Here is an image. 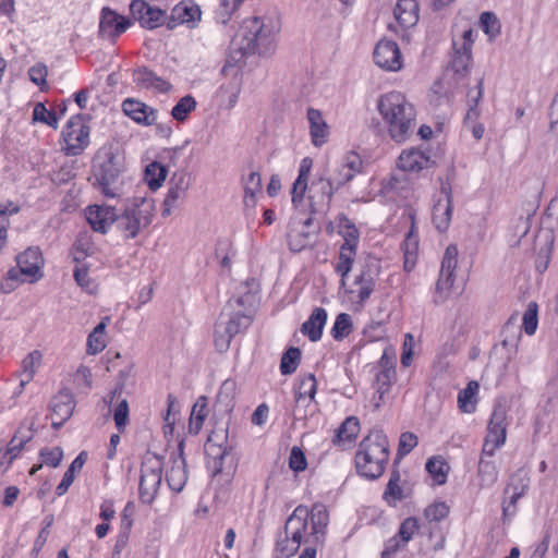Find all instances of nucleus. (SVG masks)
Here are the masks:
<instances>
[{
  "label": "nucleus",
  "instance_id": "50",
  "mask_svg": "<svg viewBox=\"0 0 558 558\" xmlns=\"http://www.w3.org/2000/svg\"><path fill=\"white\" fill-rule=\"evenodd\" d=\"M196 108V100L191 95L182 97L172 108L171 116L174 120L183 122Z\"/></svg>",
  "mask_w": 558,
  "mask_h": 558
},
{
  "label": "nucleus",
  "instance_id": "60",
  "mask_svg": "<svg viewBox=\"0 0 558 558\" xmlns=\"http://www.w3.org/2000/svg\"><path fill=\"white\" fill-rule=\"evenodd\" d=\"M352 331V322L350 316H337L335 325L331 329V335L336 340H342L348 337Z\"/></svg>",
  "mask_w": 558,
  "mask_h": 558
},
{
  "label": "nucleus",
  "instance_id": "49",
  "mask_svg": "<svg viewBox=\"0 0 558 558\" xmlns=\"http://www.w3.org/2000/svg\"><path fill=\"white\" fill-rule=\"evenodd\" d=\"M529 483L530 477L527 472L524 469H519L510 476V480L505 488V494L515 492L525 495L529 488Z\"/></svg>",
  "mask_w": 558,
  "mask_h": 558
},
{
  "label": "nucleus",
  "instance_id": "61",
  "mask_svg": "<svg viewBox=\"0 0 558 558\" xmlns=\"http://www.w3.org/2000/svg\"><path fill=\"white\" fill-rule=\"evenodd\" d=\"M418 444L417 436L413 433L405 432L400 435L398 456L404 457L410 453Z\"/></svg>",
  "mask_w": 558,
  "mask_h": 558
},
{
  "label": "nucleus",
  "instance_id": "11",
  "mask_svg": "<svg viewBox=\"0 0 558 558\" xmlns=\"http://www.w3.org/2000/svg\"><path fill=\"white\" fill-rule=\"evenodd\" d=\"M458 265V247L454 244L447 246L440 266L439 278L436 282L434 302H445L453 287L454 271Z\"/></svg>",
  "mask_w": 558,
  "mask_h": 558
},
{
  "label": "nucleus",
  "instance_id": "5",
  "mask_svg": "<svg viewBox=\"0 0 558 558\" xmlns=\"http://www.w3.org/2000/svg\"><path fill=\"white\" fill-rule=\"evenodd\" d=\"M154 218V202L151 199H135L128 205L122 214L117 215L116 226L123 238L134 239L146 229Z\"/></svg>",
  "mask_w": 558,
  "mask_h": 558
},
{
  "label": "nucleus",
  "instance_id": "4",
  "mask_svg": "<svg viewBox=\"0 0 558 558\" xmlns=\"http://www.w3.org/2000/svg\"><path fill=\"white\" fill-rule=\"evenodd\" d=\"M274 37L275 32L270 25L265 24L257 16H252L243 20L232 39V45L242 56L266 54L274 49Z\"/></svg>",
  "mask_w": 558,
  "mask_h": 558
},
{
  "label": "nucleus",
  "instance_id": "59",
  "mask_svg": "<svg viewBox=\"0 0 558 558\" xmlns=\"http://www.w3.org/2000/svg\"><path fill=\"white\" fill-rule=\"evenodd\" d=\"M418 527L420 525L417 519L414 517H409L400 524L398 536L401 538L403 544H407L418 531Z\"/></svg>",
  "mask_w": 558,
  "mask_h": 558
},
{
  "label": "nucleus",
  "instance_id": "19",
  "mask_svg": "<svg viewBox=\"0 0 558 558\" xmlns=\"http://www.w3.org/2000/svg\"><path fill=\"white\" fill-rule=\"evenodd\" d=\"M130 26L129 20L119 15L110 8H104L100 14L99 35L114 43Z\"/></svg>",
  "mask_w": 558,
  "mask_h": 558
},
{
  "label": "nucleus",
  "instance_id": "8",
  "mask_svg": "<svg viewBox=\"0 0 558 558\" xmlns=\"http://www.w3.org/2000/svg\"><path fill=\"white\" fill-rule=\"evenodd\" d=\"M61 150L65 156L83 154L89 145V126L84 122L83 116L71 117L61 132Z\"/></svg>",
  "mask_w": 558,
  "mask_h": 558
},
{
  "label": "nucleus",
  "instance_id": "45",
  "mask_svg": "<svg viewBox=\"0 0 558 558\" xmlns=\"http://www.w3.org/2000/svg\"><path fill=\"white\" fill-rule=\"evenodd\" d=\"M167 169L161 163L154 161L146 167L145 180L150 190L159 189L166 180Z\"/></svg>",
  "mask_w": 558,
  "mask_h": 558
},
{
  "label": "nucleus",
  "instance_id": "7",
  "mask_svg": "<svg viewBox=\"0 0 558 558\" xmlns=\"http://www.w3.org/2000/svg\"><path fill=\"white\" fill-rule=\"evenodd\" d=\"M379 275V262L376 259H367L362 265L359 274L348 290L349 301L357 305L354 311H360L359 306L369 299L373 293L376 280Z\"/></svg>",
  "mask_w": 558,
  "mask_h": 558
},
{
  "label": "nucleus",
  "instance_id": "30",
  "mask_svg": "<svg viewBox=\"0 0 558 558\" xmlns=\"http://www.w3.org/2000/svg\"><path fill=\"white\" fill-rule=\"evenodd\" d=\"M409 218L411 220V228L401 244L404 256V269L407 271H411L414 268L418 253V232L415 226V214L410 211Z\"/></svg>",
  "mask_w": 558,
  "mask_h": 558
},
{
  "label": "nucleus",
  "instance_id": "26",
  "mask_svg": "<svg viewBox=\"0 0 558 558\" xmlns=\"http://www.w3.org/2000/svg\"><path fill=\"white\" fill-rule=\"evenodd\" d=\"M121 107L123 113L138 124L149 126L157 120V110L137 99L126 98Z\"/></svg>",
  "mask_w": 558,
  "mask_h": 558
},
{
  "label": "nucleus",
  "instance_id": "36",
  "mask_svg": "<svg viewBox=\"0 0 558 558\" xmlns=\"http://www.w3.org/2000/svg\"><path fill=\"white\" fill-rule=\"evenodd\" d=\"M308 511V519H311V537L314 542L318 543L324 537L325 530L329 522V513L323 504L313 505L312 509Z\"/></svg>",
  "mask_w": 558,
  "mask_h": 558
},
{
  "label": "nucleus",
  "instance_id": "33",
  "mask_svg": "<svg viewBox=\"0 0 558 558\" xmlns=\"http://www.w3.org/2000/svg\"><path fill=\"white\" fill-rule=\"evenodd\" d=\"M312 167L313 160L310 157H305L301 160L299 175L291 190L292 203L295 208L303 204Z\"/></svg>",
  "mask_w": 558,
  "mask_h": 558
},
{
  "label": "nucleus",
  "instance_id": "38",
  "mask_svg": "<svg viewBox=\"0 0 558 558\" xmlns=\"http://www.w3.org/2000/svg\"><path fill=\"white\" fill-rule=\"evenodd\" d=\"M452 204L447 202H436L433 207V223L439 232H446L451 222Z\"/></svg>",
  "mask_w": 558,
  "mask_h": 558
},
{
  "label": "nucleus",
  "instance_id": "42",
  "mask_svg": "<svg viewBox=\"0 0 558 558\" xmlns=\"http://www.w3.org/2000/svg\"><path fill=\"white\" fill-rule=\"evenodd\" d=\"M206 416H207L206 398L201 397L192 408L191 416H190V421H189V432L191 434L197 435L203 427Z\"/></svg>",
  "mask_w": 558,
  "mask_h": 558
},
{
  "label": "nucleus",
  "instance_id": "23",
  "mask_svg": "<svg viewBox=\"0 0 558 558\" xmlns=\"http://www.w3.org/2000/svg\"><path fill=\"white\" fill-rule=\"evenodd\" d=\"M363 169V160L361 156L354 151H350L341 159L340 163L336 167L331 179L337 187L343 186L350 182Z\"/></svg>",
  "mask_w": 558,
  "mask_h": 558
},
{
  "label": "nucleus",
  "instance_id": "51",
  "mask_svg": "<svg viewBox=\"0 0 558 558\" xmlns=\"http://www.w3.org/2000/svg\"><path fill=\"white\" fill-rule=\"evenodd\" d=\"M301 360V351L299 348L291 347L281 357L280 372L282 375H290L294 373Z\"/></svg>",
  "mask_w": 558,
  "mask_h": 558
},
{
  "label": "nucleus",
  "instance_id": "29",
  "mask_svg": "<svg viewBox=\"0 0 558 558\" xmlns=\"http://www.w3.org/2000/svg\"><path fill=\"white\" fill-rule=\"evenodd\" d=\"M311 217L305 220H292L287 234L288 246L292 252H301L310 245L312 235L307 229L312 226Z\"/></svg>",
  "mask_w": 558,
  "mask_h": 558
},
{
  "label": "nucleus",
  "instance_id": "56",
  "mask_svg": "<svg viewBox=\"0 0 558 558\" xmlns=\"http://www.w3.org/2000/svg\"><path fill=\"white\" fill-rule=\"evenodd\" d=\"M241 3L242 0H220L219 8L216 11L217 21L226 25Z\"/></svg>",
  "mask_w": 558,
  "mask_h": 558
},
{
  "label": "nucleus",
  "instance_id": "35",
  "mask_svg": "<svg viewBox=\"0 0 558 558\" xmlns=\"http://www.w3.org/2000/svg\"><path fill=\"white\" fill-rule=\"evenodd\" d=\"M429 165L430 157L418 149L404 150L398 158L399 169L408 172H418Z\"/></svg>",
  "mask_w": 558,
  "mask_h": 558
},
{
  "label": "nucleus",
  "instance_id": "1",
  "mask_svg": "<svg viewBox=\"0 0 558 558\" xmlns=\"http://www.w3.org/2000/svg\"><path fill=\"white\" fill-rule=\"evenodd\" d=\"M377 110L388 135L396 143L405 142L414 133L416 110L401 92L392 90L381 95L377 100Z\"/></svg>",
  "mask_w": 558,
  "mask_h": 558
},
{
  "label": "nucleus",
  "instance_id": "57",
  "mask_svg": "<svg viewBox=\"0 0 558 558\" xmlns=\"http://www.w3.org/2000/svg\"><path fill=\"white\" fill-rule=\"evenodd\" d=\"M313 186H318L322 198L326 201L327 208H329L335 192L339 190L333 180L331 178H319L316 182L313 183Z\"/></svg>",
  "mask_w": 558,
  "mask_h": 558
},
{
  "label": "nucleus",
  "instance_id": "15",
  "mask_svg": "<svg viewBox=\"0 0 558 558\" xmlns=\"http://www.w3.org/2000/svg\"><path fill=\"white\" fill-rule=\"evenodd\" d=\"M17 266L13 267L28 282H35L43 277L44 258L38 247H28L16 256Z\"/></svg>",
  "mask_w": 558,
  "mask_h": 558
},
{
  "label": "nucleus",
  "instance_id": "37",
  "mask_svg": "<svg viewBox=\"0 0 558 558\" xmlns=\"http://www.w3.org/2000/svg\"><path fill=\"white\" fill-rule=\"evenodd\" d=\"M359 432V420L355 416H349L342 422V424L336 430V435L332 441L335 445H350L356 439Z\"/></svg>",
  "mask_w": 558,
  "mask_h": 558
},
{
  "label": "nucleus",
  "instance_id": "9",
  "mask_svg": "<svg viewBox=\"0 0 558 558\" xmlns=\"http://www.w3.org/2000/svg\"><path fill=\"white\" fill-rule=\"evenodd\" d=\"M252 316H219L214 328V344L219 353L226 352L232 338L252 324Z\"/></svg>",
  "mask_w": 558,
  "mask_h": 558
},
{
  "label": "nucleus",
  "instance_id": "24",
  "mask_svg": "<svg viewBox=\"0 0 558 558\" xmlns=\"http://www.w3.org/2000/svg\"><path fill=\"white\" fill-rule=\"evenodd\" d=\"M327 231L329 233L337 231V233L343 239L341 247L357 248L360 232L354 222L351 221L345 214H338L333 221H330L327 225Z\"/></svg>",
  "mask_w": 558,
  "mask_h": 558
},
{
  "label": "nucleus",
  "instance_id": "39",
  "mask_svg": "<svg viewBox=\"0 0 558 558\" xmlns=\"http://www.w3.org/2000/svg\"><path fill=\"white\" fill-rule=\"evenodd\" d=\"M243 186L245 206L254 207L256 205V195L262 191L259 173L256 171H250V173L243 178Z\"/></svg>",
  "mask_w": 558,
  "mask_h": 558
},
{
  "label": "nucleus",
  "instance_id": "28",
  "mask_svg": "<svg viewBox=\"0 0 558 558\" xmlns=\"http://www.w3.org/2000/svg\"><path fill=\"white\" fill-rule=\"evenodd\" d=\"M132 80L138 88L150 89L155 93H168L172 86L169 82L158 76L146 66H140L133 70Z\"/></svg>",
  "mask_w": 558,
  "mask_h": 558
},
{
  "label": "nucleus",
  "instance_id": "3",
  "mask_svg": "<svg viewBox=\"0 0 558 558\" xmlns=\"http://www.w3.org/2000/svg\"><path fill=\"white\" fill-rule=\"evenodd\" d=\"M389 459V441L383 430L374 429L361 441L355 456L359 474L375 480L385 471Z\"/></svg>",
  "mask_w": 558,
  "mask_h": 558
},
{
  "label": "nucleus",
  "instance_id": "63",
  "mask_svg": "<svg viewBox=\"0 0 558 558\" xmlns=\"http://www.w3.org/2000/svg\"><path fill=\"white\" fill-rule=\"evenodd\" d=\"M113 418L119 432H123L129 420V404L125 399L121 400L116 407Z\"/></svg>",
  "mask_w": 558,
  "mask_h": 558
},
{
  "label": "nucleus",
  "instance_id": "62",
  "mask_svg": "<svg viewBox=\"0 0 558 558\" xmlns=\"http://www.w3.org/2000/svg\"><path fill=\"white\" fill-rule=\"evenodd\" d=\"M31 439V436L17 440V436L15 435L8 445V448L4 452L3 458H8L7 468L13 462V460L20 454L23 450L24 445Z\"/></svg>",
  "mask_w": 558,
  "mask_h": 558
},
{
  "label": "nucleus",
  "instance_id": "16",
  "mask_svg": "<svg viewBox=\"0 0 558 558\" xmlns=\"http://www.w3.org/2000/svg\"><path fill=\"white\" fill-rule=\"evenodd\" d=\"M375 378L376 393L378 395V402L376 407H379V402L384 401V397L389 392L395 379H396V360L393 354H389L387 350L384 351L378 365Z\"/></svg>",
  "mask_w": 558,
  "mask_h": 558
},
{
  "label": "nucleus",
  "instance_id": "54",
  "mask_svg": "<svg viewBox=\"0 0 558 558\" xmlns=\"http://www.w3.org/2000/svg\"><path fill=\"white\" fill-rule=\"evenodd\" d=\"M482 29L489 36L495 38L500 33V23L497 16L492 12H483L480 16Z\"/></svg>",
  "mask_w": 558,
  "mask_h": 558
},
{
  "label": "nucleus",
  "instance_id": "52",
  "mask_svg": "<svg viewBox=\"0 0 558 558\" xmlns=\"http://www.w3.org/2000/svg\"><path fill=\"white\" fill-rule=\"evenodd\" d=\"M449 506L445 501H435L424 510V517L428 522H440L448 517Z\"/></svg>",
  "mask_w": 558,
  "mask_h": 558
},
{
  "label": "nucleus",
  "instance_id": "2",
  "mask_svg": "<svg viewBox=\"0 0 558 558\" xmlns=\"http://www.w3.org/2000/svg\"><path fill=\"white\" fill-rule=\"evenodd\" d=\"M123 162L111 147H101L93 159L92 179L94 187L107 198H118L124 189Z\"/></svg>",
  "mask_w": 558,
  "mask_h": 558
},
{
  "label": "nucleus",
  "instance_id": "48",
  "mask_svg": "<svg viewBox=\"0 0 558 558\" xmlns=\"http://www.w3.org/2000/svg\"><path fill=\"white\" fill-rule=\"evenodd\" d=\"M326 318L327 316H310V319L301 327L302 333L306 335L311 341L319 340L326 324Z\"/></svg>",
  "mask_w": 558,
  "mask_h": 558
},
{
  "label": "nucleus",
  "instance_id": "20",
  "mask_svg": "<svg viewBox=\"0 0 558 558\" xmlns=\"http://www.w3.org/2000/svg\"><path fill=\"white\" fill-rule=\"evenodd\" d=\"M201 16L202 11L198 4L193 0H183L172 9L167 26L170 29L174 28L178 24L195 27Z\"/></svg>",
  "mask_w": 558,
  "mask_h": 558
},
{
  "label": "nucleus",
  "instance_id": "53",
  "mask_svg": "<svg viewBox=\"0 0 558 558\" xmlns=\"http://www.w3.org/2000/svg\"><path fill=\"white\" fill-rule=\"evenodd\" d=\"M33 119L35 121L43 122L53 129L58 128L59 118L57 117L56 112L48 110L41 102L35 105L33 110Z\"/></svg>",
  "mask_w": 558,
  "mask_h": 558
},
{
  "label": "nucleus",
  "instance_id": "14",
  "mask_svg": "<svg viewBox=\"0 0 558 558\" xmlns=\"http://www.w3.org/2000/svg\"><path fill=\"white\" fill-rule=\"evenodd\" d=\"M190 175L183 171L175 172L169 181L167 195L162 203V217L171 215L180 202L186 197L190 187Z\"/></svg>",
  "mask_w": 558,
  "mask_h": 558
},
{
  "label": "nucleus",
  "instance_id": "21",
  "mask_svg": "<svg viewBox=\"0 0 558 558\" xmlns=\"http://www.w3.org/2000/svg\"><path fill=\"white\" fill-rule=\"evenodd\" d=\"M171 466L166 472V481L169 488L175 493L183 490L187 482L186 461L183 456V444H179V452L170 458Z\"/></svg>",
  "mask_w": 558,
  "mask_h": 558
},
{
  "label": "nucleus",
  "instance_id": "41",
  "mask_svg": "<svg viewBox=\"0 0 558 558\" xmlns=\"http://www.w3.org/2000/svg\"><path fill=\"white\" fill-rule=\"evenodd\" d=\"M477 476L482 488L492 487L498 480V469L493 461L481 457L477 468Z\"/></svg>",
  "mask_w": 558,
  "mask_h": 558
},
{
  "label": "nucleus",
  "instance_id": "40",
  "mask_svg": "<svg viewBox=\"0 0 558 558\" xmlns=\"http://www.w3.org/2000/svg\"><path fill=\"white\" fill-rule=\"evenodd\" d=\"M477 381H470L458 395V407L463 413H473L476 410Z\"/></svg>",
  "mask_w": 558,
  "mask_h": 558
},
{
  "label": "nucleus",
  "instance_id": "47",
  "mask_svg": "<svg viewBox=\"0 0 558 558\" xmlns=\"http://www.w3.org/2000/svg\"><path fill=\"white\" fill-rule=\"evenodd\" d=\"M426 470L438 485L446 483L449 466L440 457L428 459Z\"/></svg>",
  "mask_w": 558,
  "mask_h": 558
},
{
  "label": "nucleus",
  "instance_id": "32",
  "mask_svg": "<svg viewBox=\"0 0 558 558\" xmlns=\"http://www.w3.org/2000/svg\"><path fill=\"white\" fill-rule=\"evenodd\" d=\"M418 2L417 0H398L393 10V15L402 28H410L418 22Z\"/></svg>",
  "mask_w": 558,
  "mask_h": 558
},
{
  "label": "nucleus",
  "instance_id": "44",
  "mask_svg": "<svg viewBox=\"0 0 558 558\" xmlns=\"http://www.w3.org/2000/svg\"><path fill=\"white\" fill-rule=\"evenodd\" d=\"M20 210L12 202L0 204V251L5 246L8 240V228L10 225L9 216L17 214Z\"/></svg>",
  "mask_w": 558,
  "mask_h": 558
},
{
  "label": "nucleus",
  "instance_id": "17",
  "mask_svg": "<svg viewBox=\"0 0 558 558\" xmlns=\"http://www.w3.org/2000/svg\"><path fill=\"white\" fill-rule=\"evenodd\" d=\"M130 12L141 26L148 29H154L166 22V12L144 0H133L130 4Z\"/></svg>",
  "mask_w": 558,
  "mask_h": 558
},
{
  "label": "nucleus",
  "instance_id": "27",
  "mask_svg": "<svg viewBox=\"0 0 558 558\" xmlns=\"http://www.w3.org/2000/svg\"><path fill=\"white\" fill-rule=\"evenodd\" d=\"M74 398L68 390L57 393L51 400L52 427L60 428L68 421L74 410Z\"/></svg>",
  "mask_w": 558,
  "mask_h": 558
},
{
  "label": "nucleus",
  "instance_id": "12",
  "mask_svg": "<svg viewBox=\"0 0 558 558\" xmlns=\"http://www.w3.org/2000/svg\"><path fill=\"white\" fill-rule=\"evenodd\" d=\"M474 43V34L471 28L463 32L458 40H453V56L450 62V69L460 77H464L472 62V46Z\"/></svg>",
  "mask_w": 558,
  "mask_h": 558
},
{
  "label": "nucleus",
  "instance_id": "64",
  "mask_svg": "<svg viewBox=\"0 0 558 558\" xmlns=\"http://www.w3.org/2000/svg\"><path fill=\"white\" fill-rule=\"evenodd\" d=\"M48 70L44 63H36L28 70L29 80L37 86L46 85Z\"/></svg>",
  "mask_w": 558,
  "mask_h": 558
},
{
  "label": "nucleus",
  "instance_id": "58",
  "mask_svg": "<svg viewBox=\"0 0 558 558\" xmlns=\"http://www.w3.org/2000/svg\"><path fill=\"white\" fill-rule=\"evenodd\" d=\"M25 281L27 280L21 274H19L14 268H11L0 283V290L3 293H10Z\"/></svg>",
  "mask_w": 558,
  "mask_h": 558
},
{
  "label": "nucleus",
  "instance_id": "6",
  "mask_svg": "<svg viewBox=\"0 0 558 558\" xmlns=\"http://www.w3.org/2000/svg\"><path fill=\"white\" fill-rule=\"evenodd\" d=\"M162 459L154 452L147 451L142 460L140 498L142 502L150 505L158 493L162 480Z\"/></svg>",
  "mask_w": 558,
  "mask_h": 558
},
{
  "label": "nucleus",
  "instance_id": "34",
  "mask_svg": "<svg viewBox=\"0 0 558 558\" xmlns=\"http://www.w3.org/2000/svg\"><path fill=\"white\" fill-rule=\"evenodd\" d=\"M311 140L314 146L320 147L327 142L329 128L319 110L310 108L307 110Z\"/></svg>",
  "mask_w": 558,
  "mask_h": 558
},
{
  "label": "nucleus",
  "instance_id": "25",
  "mask_svg": "<svg viewBox=\"0 0 558 558\" xmlns=\"http://www.w3.org/2000/svg\"><path fill=\"white\" fill-rule=\"evenodd\" d=\"M116 219L117 213L111 206L93 205L86 208V220L96 232L107 233Z\"/></svg>",
  "mask_w": 558,
  "mask_h": 558
},
{
  "label": "nucleus",
  "instance_id": "22",
  "mask_svg": "<svg viewBox=\"0 0 558 558\" xmlns=\"http://www.w3.org/2000/svg\"><path fill=\"white\" fill-rule=\"evenodd\" d=\"M206 454L213 475L216 476L226 472L229 481L234 473L233 458L230 451L218 445H208Z\"/></svg>",
  "mask_w": 558,
  "mask_h": 558
},
{
  "label": "nucleus",
  "instance_id": "55",
  "mask_svg": "<svg viewBox=\"0 0 558 558\" xmlns=\"http://www.w3.org/2000/svg\"><path fill=\"white\" fill-rule=\"evenodd\" d=\"M317 390V383L316 378L313 374H308L305 377H303L300 381L298 391H296V399L300 400L302 398H308L310 400H313L315 397Z\"/></svg>",
  "mask_w": 558,
  "mask_h": 558
},
{
  "label": "nucleus",
  "instance_id": "10",
  "mask_svg": "<svg viewBox=\"0 0 558 558\" xmlns=\"http://www.w3.org/2000/svg\"><path fill=\"white\" fill-rule=\"evenodd\" d=\"M310 511L306 506H298L288 518L284 526L288 545L286 547L290 553H295L300 545L310 542L311 533H307V521Z\"/></svg>",
  "mask_w": 558,
  "mask_h": 558
},
{
  "label": "nucleus",
  "instance_id": "18",
  "mask_svg": "<svg viewBox=\"0 0 558 558\" xmlns=\"http://www.w3.org/2000/svg\"><path fill=\"white\" fill-rule=\"evenodd\" d=\"M231 304H236L242 311L236 314H244V312L256 311L260 303V286L255 278H247L238 288V295L230 300Z\"/></svg>",
  "mask_w": 558,
  "mask_h": 558
},
{
  "label": "nucleus",
  "instance_id": "43",
  "mask_svg": "<svg viewBox=\"0 0 558 558\" xmlns=\"http://www.w3.org/2000/svg\"><path fill=\"white\" fill-rule=\"evenodd\" d=\"M400 473L398 471H393L383 495V498L387 504L392 507H396L397 504L404 498L403 489L400 486Z\"/></svg>",
  "mask_w": 558,
  "mask_h": 558
},
{
  "label": "nucleus",
  "instance_id": "46",
  "mask_svg": "<svg viewBox=\"0 0 558 558\" xmlns=\"http://www.w3.org/2000/svg\"><path fill=\"white\" fill-rule=\"evenodd\" d=\"M356 255V248L351 247H341L339 252L338 262L335 266L337 274L341 276V282L344 284V279L349 271L351 270L352 263Z\"/></svg>",
  "mask_w": 558,
  "mask_h": 558
},
{
  "label": "nucleus",
  "instance_id": "13",
  "mask_svg": "<svg viewBox=\"0 0 558 558\" xmlns=\"http://www.w3.org/2000/svg\"><path fill=\"white\" fill-rule=\"evenodd\" d=\"M375 63L385 71L397 72L403 65L402 54L398 44L390 39H381L374 49Z\"/></svg>",
  "mask_w": 558,
  "mask_h": 558
},
{
  "label": "nucleus",
  "instance_id": "31",
  "mask_svg": "<svg viewBox=\"0 0 558 558\" xmlns=\"http://www.w3.org/2000/svg\"><path fill=\"white\" fill-rule=\"evenodd\" d=\"M43 354L38 350H34L28 353L21 363V371L17 373L20 384L14 391V396H19L23 392L25 386L31 383L41 364Z\"/></svg>",
  "mask_w": 558,
  "mask_h": 558
}]
</instances>
